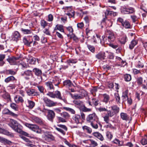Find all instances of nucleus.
Masks as SVG:
<instances>
[{
    "label": "nucleus",
    "instance_id": "0e129e2a",
    "mask_svg": "<svg viewBox=\"0 0 147 147\" xmlns=\"http://www.w3.org/2000/svg\"><path fill=\"white\" fill-rule=\"evenodd\" d=\"M82 110L84 112H90L92 111V109L90 108H88L84 106L82 109Z\"/></svg>",
    "mask_w": 147,
    "mask_h": 147
},
{
    "label": "nucleus",
    "instance_id": "e433bc0d",
    "mask_svg": "<svg viewBox=\"0 0 147 147\" xmlns=\"http://www.w3.org/2000/svg\"><path fill=\"white\" fill-rule=\"evenodd\" d=\"M55 30H58L62 32H64L63 26L61 25H57L55 28Z\"/></svg>",
    "mask_w": 147,
    "mask_h": 147
},
{
    "label": "nucleus",
    "instance_id": "c85d7f7f",
    "mask_svg": "<svg viewBox=\"0 0 147 147\" xmlns=\"http://www.w3.org/2000/svg\"><path fill=\"white\" fill-rule=\"evenodd\" d=\"M27 102L28 104L27 106L30 109H32L35 106V103L33 101L28 100Z\"/></svg>",
    "mask_w": 147,
    "mask_h": 147
},
{
    "label": "nucleus",
    "instance_id": "a18cd8bd",
    "mask_svg": "<svg viewBox=\"0 0 147 147\" xmlns=\"http://www.w3.org/2000/svg\"><path fill=\"white\" fill-rule=\"evenodd\" d=\"M98 121H95V122H91L90 124L91 126L94 128L96 129L98 128L97 123H98Z\"/></svg>",
    "mask_w": 147,
    "mask_h": 147
},
{
    "label": "nucleus",
    "instance_id": "cd10ccee",
    "mask_svg": "<svg viewBox=\"0 0 147 147\" xmlns=\"http://www.w3.org/2000/svg\"><path fill=\"white\" fill-rule=\"evenodd\" d=\"M16 80V79L14 77L11 76L8 77L5 80V82L6 83H8L9 82H13Z\"/></svg>",
    "mask_w": 147,
    "mask_h": 147
},
{
    "label": "nucleus",
    "instance_id": "dca6fc26",
    "mask_svg": "<svg viewBox=\"0 0 147 147\" xmlns=\"http://www.w3.org/2000/svg\"><path fill=\"white\" fill-rule=\"evenodd\" d=\"M96 57L98 59L101 60H104L106 57L105 53L104 52L99 53L96 55Z\"/></svg>",
    "mask_w": 147,
    "mask_h": 147
},
{
    "label": "nucleus",
    "instance_id": "72a5a7b5",
    "mask_svg": "<svg viewBox=\"0 0 147 147\" xmlns=\"http://www.w3.org/2000/svg\"><path fill=\"white\" fill-rule=\"evenodd\" d=\"M53 84V83L51 82H48L45 83V84L47 87L51 90H54V87Z\"/></svg>",
    "mask_w": 147,
    "mask_h": 147
},
{
    "label": "nucleus",
    "instance_id": "4d7b16f0",
    "mask_svg": "<svg viewBox=\"0 0 147 147\" xmlns=\"http://www.w3.org/2000/svg\"><path fill=\"white\" fill-rule=\"evenodd\" d=\"M107 111V113L106 115H107L109 117H111L115 114L114 113L110 110Z\"/></svg>",
    "mask_w": 147,
    "mask_h": 147
},
{
    "label": "nucleus",
    "instance_id": "aec40b11",
    "mask_svg": "<svg viewBox=\"0 0 147 147\" xmlns=\"http://www.w3.org/2000/svg\"><path fill=\"white\" fill-rule=\"evenodd\" d=\"M128 90H126L125 91L123 92L122 98L123 102L126 101L128 99L127 94Z\"/></svg>",
    "mask_w": 147,
    "mask_h": 147
},
{
    "label": "nucleus",
    "instance_id": "58836bf2",
    "mask_svg": "<svg viewBox=\"0 0 147 147\" xmlns=\"http://www.w3.org/2000/svg\"><path fill=\"white\" fill-rule=\"evenodd\" d=\"M5 72L7 75H14L16 74V72L11 69L6 70Z\"/></svg>",
    "mask_w": 147,
    "mask_h": 147
},
{
    "label": "nucleus",
    "instance_id": "2f4dec72",
    "mask_svg": "<svg viewBox=\"0 0 147 147\" xmlns=\"http://www.w3.org/2000/svg\"><path fill=\"white\" fill-rule=\"evenodd\" d=\"M112 110L115 114L118 113L119 110V107H118L116 105H114L111 107Z\"/></svg>",
    "mask_w": 147,
    "mask_h": 147
},
{
    "label": "nucleus",
    "instance_id": "bf43d9fd",
    "mask_svg": "<svg viewBox=\"0 0 147 147\" xmlns=\"http://www.w3.org/2000/svg\"><path fill=\"white\" fill-rule=\"evenodd\" d=\"M65 14L68 16L69 18L71 17H74V16L75 15V12L74 11H73L71 12V13H65Z\"/></svg>",
    "mask_w": 147,
    "mask_h": 147
},
{
    "label": "nucleus",
    "instance_id": "f257e3e1",
    "mask_svg": "<svg viewBox=\"0 0 147 147\" xmlns=\"http://www.w3.org/2000/svg\"><path fill=\"white\" fill-rule=\"evenodd\" d=\"M8 125L13 130L17 132H20V128L22 127V126L16 121L12 119H10Z\"/></svg>",
    "mask_w": 147,
    "mask_h": 147
},
{
    "label": "nucleus",
    "instance_id": "20e7f679",
    "mask_svg": "<svg viewBox=\"0 0 147 147\" xmlns=\"http://www.w3.org/2000/svg\"><path fill=\"white\" fill-rule=\"evenodd\" d=\"M86 121L88 122L98 121V118L95 113L89 114L86 118Z\"/></svg>",
    "mask_w": 147,
    "mask_h": 147
},
{
    "label": "nucleus",
    "instance_id": "49530a36",
    "mask_svg": "<svg viewBox=\"0 0 147 147\" xmlns=\"http://www.w3.org/2000/svg\"><path fill=\"white\" fill-rule=\"evenodd\" d=\"M55 94L56 95V98H59L60 100H62V98L61 96L60 92L59 91H56L55 92Z\"/></svg>",
    "mask_w": 147,
    "mask_h": 147
},
{
    "label": "nucleus",
    "instance_id": "f8f14e48",
    "mask_svg": "<svg viewBox=\"0 0 147 147\" xmlns=\"http://www.w3.org/2000/svg\"><path fill=\"white\" fill-rule=\"evenodd\" d=\"M27 94L30 96H36L38 95V93L37 92L36 90L33 89H29L26 91Z\"/></svg>",
    "mask_w": 147,
    "mask_h": 147
},
{
    "label": "nucleus",
    "instance_id": "774afa93",
    "mask_svg": "<svg viewBox=\"0 0 147 147\" xmlns=\"http://www.w3.org/2000/svg\"><path fill=\"white\" fill-rule=\"evenodd\" d=\"M142 88L145 89H147V79L144 80V84L142 85Z\"/></svg>",
    "mask_w": 147,
    "mask_h": 147
},
{
    "label": "nucleus",
    "instance_id": "69168bd1",
    "mask_svg": "<svg viewBox=\"0 0 147 147\" xmlns=\"http://www.w3.org/2000/svg\"><path fill=\"white\" fill-rule=\"evenodd\" d=\"M106 135L107 137L110 140H111L113 136L111 133L109 131L107 132Z\"/></svg>",
    "mask_w": 147,
    "mask_h": 147
},
{
    "label": "nucleus",
    "instance_id": "0eeeda50",
    "mask_svg": "<svg viewBox=\"0 0 147 147\" xmlns=\"http://www.w3.org/2000/svg\"><path fill=\"white\" fill-rule=\"evenodd\" d=\"M80 92L81 93V94H74V99H82L87 95L86 92L84 90H81Z\"/></svg>",
    "mask_w": 147,
    "mask_h": 147
},
{
    "label": "nucleus",
    "instance_id": "79ce46f5",
    "mask_svg": "<svg viewBox=\"0 0 147 147\" xmlns=\"http://www.w3.org/2000/svg\"><path fill=\"white\" fill-rule=\"evenodd\" d=\"M114 95L117 103L118 104H120L121 103L120 102V98L119 94L118 93H115Z\"/></svg>",
    "mask_w": 147,
    "mask_h": 147
},
{
    "label": "nucleus",
    "instance_id": "6e6552de",
    "mask_svg": "<svg viewBox=\"0 0 147 147\" xmlns=\"http://www.w3.org/2000/svg\"><path fill=\"white\" fill-rule=\"evenodd\" d=\"M57 125L59 128L56 127V129L62 133L63 135H65V132L64 131H67V127L65 125H63L59 124L58 125Z\"/></svg>",
    "mask_w": 147,
    "mask_h": 147
},
{
    "label": "nucleus",
    "instance_id": "f704fd0d",
    "mask_svg": "<svg viewBox=\"0 0 147 147\" xmlns=\"http://www.w3.org/2000/svg\"><path fill=\"white\" fill-rule=\"evenodd\" d=\"M137 44V41L135 40H133L131 42L129 45V48L130 49H132L134 46Z\"/></svg>",
    "mask_w": 147,
    "mask_h": 147
},
{
    "label": "nucleus",
    "instance_id": "052dcab7",
    "mask_svg": "<svg viewBox=\"0 0 147 147\" xmlns=\"http://www.w3.org/2000/svg\"><path fill=\"white\" fill-rule=\"evenodd\" d=\"M142 81L143 79L142 77L138 78L137 79V82L138 84L139 85H141L142 82Z\"/></svg>",
    "mask_w": 147,
    "mask_h": 147
},
{
    "label": "nucleus",
    "instance_id": "4c0bfd02",
    "mask_svg": "<svg viewBox=\"0 0 147 147\" xmlns=\"http://www.w3.org/2000/svg\"><path fill=\"white\" fill-rule=\"evenodd\" d=\"M122 25L126 28H130L131 25L129 22L125 21L122 24Z\"/></svg>",
    "mask_w": 147,
    "mask_h": 147
},
{
    "label": "nucleus",
    "instance_id": "de8ad7c7",
    "mask_svg": "<svg viewBox=\"0 0 147 147\" xmlns=\"http://www.w3.org/2000/svg\"><path fill=\"white\" fill-rule=\"evenodd\" d=\"M127 37L126 36H123L119 40V41L122 44H125L126 42Z\"/></svg>",
    "mask_w": 147,
    "mask_h": 147
},
{
    "label": "nucleus",
    "instance_id": "4468645a",
    "mask_svg": "<svg viewBox=\"0 0 147 147\" xmlns=\"http://www.w3.org/2000/svg\"><path fill=\"white\" fill-rule=\"evenodd\" d=\"M61 81V80L59 77L56 76L53 78L52 82L55 86H58L60 84Z\"/></svg>",
    "mask_w": 147,
    "mask_h": 147
},
{
    "label": "nucleus",
    "instance_id": "c756f323",
    "mask_svg": "<svg viewBox=\"0 0 147 147\" xmlns=\"http://www.w3.org/2000/svg\"><path fill=\"white\" fill-rule=\"evenodd\" d=\"M21 137L24 140L28 143V146H31L32 145V142L28 139L23 136H22Z\"/></svg>",
    "mask_w": 147,
    "mask_h": 147
},
{
    "label": "nucleus",
    "instance_id": "5701e85b",
    "mask_svg": "<svg viewBox=\"0 0 147 147\" xmlns=\"http://www.w3.org/2000/svg\"><path fill=\"white\" fill-rule=\"evenodd\" d=\"M120 116L123 120L127 121L129 119V117L127 113H121L120 114Z\"/></svg>",
    "mask_w": 147,
    "mask_h": 147
},
{
    "label": "nucleus",
    "instance_id": "423d86ee",
    "mask_svg": "<svg viewBox=\"0 0 147 147\" xmlns=\"http://www.w3.org/2000/svg\"><path fill=\"white\" fill-rule=\"evenodd\" d=\"M43 100L46 105L49 107H52L56 105L57 102H54L47 97L44 98Z\"/></svg>",
    "mask_w": 147,
    "mask_h": 147
},
{
    "label": "nucleus",
    "instance_id": "393cba45",
    "mask_svg": "<svg viewBox=\"0 0 147 147\" xmlns=\"http://www.w3.org/2000/svg\"><path fill=\"white\" fill-rule=\"evenodd\" d=\"M103 97V102L107 103L109 101L110 97L109 96L106 94H104L102 95Z\"/></svg>",
    "mask_w": 147,
    "mask_h": 147
},
{
    "label": "nucleus",
    "instance_id": "e2e57ef3",
    "mask_svg": "<svg viewBox=\"0 0 147 147\" xmlns=\"http://www.w3.org/2000/svg\"><path fill=\"white\" fill-rule=\"evenodd\" d=\"M88 47L89 50L92 52H94L95 51V48L93 46L91 45H88Z\"/></svg>",
    "mask_w": 147,
    "mask_h": 147
},
{
    "label": "nucleus",
    "instance_id": "37998d69",
    "mask_svg": "<svg viewBox=\"0 0 147 147\" xmlns=\"http://www.w3.org/2000/svg\"><path fill=\"white\" fill-rule=\"evenodd\" d=\"M108 40L109 42L113 41L115 39V37L113 34L109 35L108 36Z\"/></svg>",
    "mask_w": 147,
    "mask_h": 147
},
{
    "label": "nucleus",
    "instance_id": "13d9d810",
    "mask_svg": "<svg viewBox=\"0 0 147 147\" xmlns=\"http://www.w3.org/2000/svg\"><path fill=\"white\" fill-rule=\"evenodd\" d=\"M92 103L93 105H94L95 106H96L98 104V100L95 98H93L92 99Z\"/></svg>",
    "mask_w": 147,
    "mask_h": 147
},
{
    "label": "nucleus",
    "instance_id": "f3484780",
    "mask_svg": "<svg viewBox=\"0 0 147 147\" xmlns=\"http://www.w3.org/2000/svg\"><path fill=\"white\" fill-rule=\"evenodd\" d=\"M22 128H20V132H17L20 133L23 135H24L26 136L30 137L32 138H34V135L32 134H29L27 132H25L22 130Z\"/></svg>",
    "mask_w": 147,
    "mask_h": 147
},
{
    "label": "nucleus",
    "instance_id": "b1692460",
    "mask_svg": "<svg viewBox=\"0 0 147 147\" xmlns=\"http://www.w3.org/2000/svg\"><path fill=\"white\" fill-rule=\"evenodd\" d=\"M31 119L32 121L33 122L38 123L41 124L42 122V121L40 119L35 116H32L31 117Z\"/></svg>",
    "mask_w": 147,
    "mask_h": 147
},
{
    "label": "nucleus",
    "instance_id": "680f3d73",
    "mask_svg": "<svg viewBox=\"0 0 147 147\" xmlns=\"http://www.w3.org/2000/svg\"><path fill=\"white\" fill-rule=\"evenodd\" d=\"M47 94L48 96H50L52 98H55V97H56L55 95V94H54L53 92H49Z\"/></svg>",
    "mask_w": 147,
    "mask_h": 147
},
{
    "label": "nucleus",
    "instance_id": "8fccbe9b",
    "mask_svg": "<svg viewBox=\"0 0 147 147\" xmlns=\"http://www.w3.org/2000/svg\"><path fill=\"white\" fill-rule=\"evenodd\" d=\"M23 40L24 44L28 46H31L30 45L33 42L32 41L29 42L28 40H27L26 38H24Z\"/></svg>",
    "mask_w": 147,
    "mask_h": 147
},
{
    "label": "nucleus",
    "instance_id": "c03bdc74",
    "mask_svg": "<svg viewBox=\"0 0 147 147\" xmlns=\"http://www.w3.org/2000/svg\"><path fill=\"white\" fill-rule=\"evenodd\" d=\"M63 109L65 110L70 112L72 114H74L75 113V111L72 109L68 107H63Z\"/></svg>",
    "mask_w": 147,
    "mask_h": 147
},
{
    "label": "nucleus",
    "instance_id": "412c9836",
    "mask_svg": "<svg viewBox=\"0 0 147 147\" xmlns=\"http://www.w3.org/2000/svg\"><path fill=\"white\" fill-rule=\"evenodd\" d=\"M45 139L47 141L49 142L54 139L53 136L50 134H46L44 137Z\"/></svg>",
    "mask_w": 147,
    "mask_h": 147
},
{
    "label": "nucleus",
    "instance_id": "2eb2a0df",
    "mask_svg": "<svg viewBox=\"0 0 147 147\" xmlns=\"http://www.w3.org/2000/svg\"><path fill=\"white\" fill-rule=\"evenodd\" d=\"M104 13L106 17L108 15L113 16H115L117 15V13L111 11L110 8L107 9L105 12Z\"/></svg>",
    "mask_w": 147,
    "mask_h": 147
},
{
    "label": "nucleus",
    "instance_id": "603ef678",
    "mask_svg": "<svg viewBox=\"0 0 147 147\" xmlns=\"http://www.w3.org/2000/svg\"><path fill=\"white\" fill-rule=\"evenodd\" d=\"M20 30L24 34H30L31 33L30 30L28 29H26L23 28H21Z\"/></svg>",
    "mask_w": 147,
    "mask_h": 147
},
{
    "label": "nucleus",
    "instance_id": "9d476101",
    "mask_svg": "<svg viewBox=\"0 0 147 147\" xmlns=\"http://www.w3.org/2000/svg\"><path fill=\"white\" fill-rule=\"evenodd\" d=\"M80 119V116L79 115H75L72 117V121L73 123L78 124L79 123Z\"/></svg>",
    "mask_w": 147,
    "mask_h": 147
},
{
    "label": "nucleus",
    "instance_id": "7c9ffc66",
    "mask_svg": "<svg viewBox=\"0 0 147 147\" xmlns=\"http://www.w3.org/2000/svg\"><path fill=\"white\" fill-rule=\"evenodd\" d=\"M21 137L24 140L28 143V146H31L32 145V142L28 139L23 136H22Z\"/></svg>",
    "mask_w": 147,
    "mask_h": 147
},
{
    "label": "nucleus",
    "instance_id": "473e14b6",
    "mask_svg": "<svg viewBox=\"0 0 147 147\" xmlns=\"http://www.w3.org/2000/svg\"><path fill=\"white\" fill-rule=\"evenodd\" d=\"M2 132L3 134L8 136L11 137H13L14 136L13 134L12 133L5 129L2 130Z\"/></svg>",
    "mask_w": 147,
    "mask_h": 147
},
{
    "label": "nucleus",
    "instance_id": "338daca9",
    "mask_svg": "<svg viewBox=\"0 0 147 147\" xmlns=\"http://www.w3.org/2000/svg\"><path fill=\"white\" fill-rule=\"evenodd\" d=\"M37 87L41 93H43L44 88L42 86H37Z\"/></svg>",
    "mask_w": 147,
    "mask_h": 147
},
{
    "label": "nucleus",
    "instance_id": "f03ea898",
    "mask_svg": "<svg viewBox=\"0 0 147 147\" xmlns=\"http://www.w3.org/2000/svg\"><path fill=\"white\" fill-rule=\"evenodd\" d=\"M135 11L134 8L125 6L122 7L121 9V12L125 14H134Z\"/></svg>",
    "mask_w": 147,
    "mask_h": 147
},
{
    "label": "nucleus",
    "instance_id": "09e8293b",
    "mask_svg": "<svg viewBox=\"0 0 147 147\" xmlns=\"http://www.w3.org/2000/svg\"><path fill=\"white\" fill-rule=\"evenodd\" d=\"M124 79L126 81L128 82L131 80V76L129 74H126L124 75Z\"/></svg>",
    "mask_w": 147,
    "mask_h": 147
},
{
    "label": "nucleus",
    "instance_id": "a211bd4d",
    "mask_svg": "<svg viewBox=\"0 0 147 147\" xmlns=\"http://www.w3.org/2000/svg\"><path fill=\"white\" fill-rule=\"evenodd\" d=\"M20 37L19 32L18 31H15L12 35V39L13 40L17 41Z\"/></svg>",
    "mask_w": 147,
    "mask_h": 147
},
{
    "label": "nucleus",
    "instance_id": "1a4fd4ad",
    "mask_svg": "<svg viewBox=\"0 0 147 147\" xmlns=\"http://www.w3.org/2000/svg\"><path fill=\"white\" fill-rule=\"evenodd\" d=\"M2 113L4 115H8L13 117H16L17 115L7 108H5L2 111Z\"/></svg>",
    "mask_w": 147,
    "mask_h": 147
},
{
    "label": "nucleus",
    "instance_id": "39448f33",
    "mask_svg": "<svg viewBox=\"0 0 147 147\" xmlns=\"http://www.w3.org/2000/svg\"><path fill=\"white\" fill-rule=\"evenodd\" d=\"M22 75L25 76V79L27 80L31 79L32 77L33 76L32 71L29 70L25 71L22 74Z\"/></svg>",
    "mask_w": 147,
    "mask_h": 147
},
{
    "label": "nucleus",
    "instance_id": "bb28decb",
    "mask_svg": "<svg viewBox=\"0 0 147 147\" xmlns=\"http://www.w3.org/2000/svg\"><path fill=\"white\" fill-rule=\"evenodd\" d=\"M96 37L97 38V40L98 41H100V43L102 44L104 43V44H108V42L106 41H105L104 40V38H105V36H102V40H101L100 39V36L98 34H96Z\"/></svg>",
    "mask_w": 147,
    "mask_h": 147
},
{
    "label": "nucleus",
    "instance_id": "5fc2aeb1",
    "mask_svg": "<svg viewBox=\"0 0 147 147\" xmlns=\"http://www.w3.org/2000/svg\"><path fill=\"white\" fill-rule=\"evenodd\" d=\"M141 143L143 145L147 144V139L144 138H143L140 141Z\"/></svg>",
    "mask_w": 147,
    "mask_h": 147
},
{
    "label": "nucleus",
    "instance_id": "7ed1b4c3",
    "mask_svg": "<svg viewBox=\"0 0 147 147\" xmlns=\"http://www.w3.org/2000/svg\"><path fill=\"white\" fill-rule=\"evenodd\" d=\"M32 71L37 77V79H35L34 80H36L38 82H41L42 79L41 76L42 71L41 70L37 68H35L33 69Z\"/></svg>",
    "mask_w": 147,
    "mask_h": 147
},
{
    "label": "nucleus",
    "instance_id": "864d4df0",
    "mask_svg": "<svg viewBox=\"0 0 147 147\" xmlns=\"http://www.w3.org/2000/svg\"><path fill=\"white\" fill-rule=\"evenodd\" d=\"M11 107L15 111H17L18 109V107L17 105L13 103L10 104Z\"/></svg>",
    "mask_w": 147,
    "mask_h": 147
},
{
    "label": "nucleus",
    "instance_id": "ddd939ff",
    "mask_svg": "<svg viewBox=\"0 0 147 147\" xmlns=\"http://www.w3.org/2000/svg\"><path fill=\"white\" fill-rule=\"evenodd\" d=\"M24 125L26 127H28L32 131H34L35 130L38 128V126L36 125L31 124L28 123H26Z\"/></svg>",
    "mask_w": 147,
    "mask_h": 147
},
{
    "label": "nucleus",
    "instance_id": "6e6d98bb",
    "mask_svg": "<svg viewBox=\"0 0 147 147\" xmlns=\"http://www.w3.org/2000/svg\"><path fill=\"white\" fill-rule=\"evenodd\" d=\"M47 24L48 23L47 22L44 20H42L41 21L40 24L41 26L43 27V28H44L46 26H47Z\"/></svg>",
    "mask_w": 147,
    "mask_h": 147
},
{
    "label": "nucleus",
    "instance_id": "c9c22d12",
    "mask_svg": "<svg viewBox=\"0 0 147 147\" xmlns=\"http://www.w3.org/2000/svg\"><path fill=\"white\" fill-rule=\"evenodd\" d=\"M82 129L84 131H86L89 134H90L92 131L91 129L89 127L86 126H84L82 127Z\"/></svg>",
    "mask_w": 147,
    "mask_h": 147
},
{
    "label": "nucleus",
    "instance_id": "a878e982",
    "mask_svg": "<svg viewBox=\"0 0 147 147\" xmlns=\"http://www.w3.org/2000/svg\"><path fill=\"white\" fill-rule=\"evenodd\" d=\"M63 84L64 86L66 87H71L73 84L69 80H67L64 81L63 82Z\"/></svg>",
    "mask_w": 147,
    "mask_h": 147
},
{
    "label": "nucleus",
    "instance_id": "4be33fe9",
    "mask_svg": "<svg viewBox=\"0 0 147 147\" xmlns=\"http://www.w3.org/2000/svg\"><path fill=\"white\" fill-rule=\"evenodd\" d=\"M15 102L17 103L20 102L22 103L24 102V100L22 97L19 96H16L14 98Z\"/></svg>",
    "mask_w": 147,
    "mask_h": 147
},
{
    "label": "nucleus",
    "instance_id": "9b49d317",
    "mask_svg": "<svg viewBox=\"0 0 147 147\" xmlns=\"http://www.w3.org/2000/svg\"><path fill=\"white\" fill-rule=\"evenodd\" d=\"M47 111H48L47 118L49 120L52 121L55 117V113L52 110H47Z\"/></svg>",
    "mask_w": 147,
    "mask_h": 147
},
{
    "label": "nucleus",
    "instance_id": "6ab92c4d",
    "mask_svg": "<svg viewBox=\"0 0 147 147\" xmlns=\"http://www.w3.org/2000/svg\"><path fill=\"white\" fill-rule=\"evenodd\" d=\"M93 136L99 139L101 141H103L104 140V138L102 135L98 132H95L93 133Z\"/></svg>",
    "mask_w": 147,
    "mask_h": 147
},
{
    "label": "nucleus",
    "instance_id": "ea45409f",
    "mask_svg": "<svg viewBox=\"0 0 147 147\" xmlns=\"http://www.w3.org/2000/svg\"><path fill=\"white\" fill-rule=\"evenodd\" d=\"M0 142L1 143H3L4 144H9L11 142L1 137H0Z\"/></svg>",
    "mask_w": 147,
    "mask_h": 147
},
{
    "label": "nucleus",
    "instance_id": "a19ab883",
    "mask_svg": "<svg viewBox=\"0 0 147 147\" xmlns=\"http://www.w3.org/2000/svg\"><path fill=\"white\" fill-rule=\"evenodd\" d=\"M61 115L62 117H63L65 119L69 118L70 116L67 113L65 112L61 113Z\"/></svg>",
    "mask_w": 147,
    "mask_h": 147
},
{
    "label": "nucleus",
    "instance_id": "3c124183",
    "mask_svg": "<svg viewBox=\"0 0 147 147\" xmlns=\"http://www.w3.org/2000/svg\"><path fill=\"white\" fill-rule=\"evenodd\" d=\"M3 97L5 99H8L11 100L10 96L9 94L7 92H5V93L3 95Z\"/></svg>",
    "mask_w": 147,
    "mask_h": 147
}]
</instances>
